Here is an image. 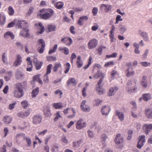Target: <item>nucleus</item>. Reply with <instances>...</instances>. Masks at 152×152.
Instances as JSON below:
<instances>
[{
  "label": "nucleus",
  "instance_id": "nucleus-62",
  "mask_svg": "<svg viewBox=\"0 0 152 152\" xmlns=\"http://www.w3.org/2000/svg\"><path fill=\"white\" fill-rule=\"evenodd\" d=\"M133 132L132 130H129L128 131V136L127 137V139L128 140H130L132 137Z\"/></svg>",
  "mask_w": 152,
  "mask_h": 152
},
{
  "label": "nucleus",
  "instance_id": "nucleus-23",
  "mask_svg": "<svg viewBox=\"0 0 152 152\" xmlns=\"http://www.w3.org/2000/svg\"><path fill=\"white\" fill-rule=\"evenodd\" d=\"M123 141V138L121 136L120 134H118L116 136L115 140V142L116 144H120Z\"/></svg>",
  "mask_w": 152,
  "mask_h": 152
},
{
  "label": "nucleus",
  "instance_id": "nucleus-7",
  "mask_svg": "<svg viewBox=\"0 0 152 152\" xmlns=\"http://www.w3.org/2000/svg\"><path fill=\"white\" fill-rule=\"evenodd\" d=\"M37 42H38V45H41V48L38 50V52L40 54L42 53H43L45 48V41L42 39H39Z\"/></svg>",
  "mask_w": 152,
  "mask_h": 152
},
{
  "label": "nucleus",
  "instance_id": "nucleus-19",
  "mask_svg": "<svg viewBox=\"0 0 152 152\" xmlns=\"http://www.w3.org/2000/svg\"><path fill=\"white\" fill-rule=\"evenodd\" d=\"M15 75L16 79L18 80L22 79L24 76V74L18 69H17Z\"/></svg>",
  "mask_w": 152,
  "mask_h": 152
},
{
  "label": "nucleus",
  "instance_id": "nucleus-21",
  "mask_svg": "<svg viewBox=\"0 0 152 152\" xmlns=\"http://www.w3.org/2000/svg\"><path fill=\"white\" fill-rule=\"evenodd\" d=\"M28 31V29L27 28L23 29V30L20 32V35L23 37H27L29 36Z\"/></svg>",
  "mask_w": 152,
  "mask_h": 152
},
{
  "label": "nucleus",
  "instance_id": "nucleus-39",
  "mask_svg": "<svg viewBox=\"0 0 152 152\" xmlns=\"http://www.w3.org/2000/svg\"><path fill=\"white\" fill-rule=\"evenodd\" d=\"M61 65L60 62L56 63L54 64V66L53 69V71L54 72H56L59 67H61Z\"/></svg>",
  "mask_w": 152,
  "mask_h": 152
},
{
  "label": "nucleus",
  "instance_id": "nucleus-38",
  "mask_svg": "<svg viewBox=\"0 0 152 152\" xmlns=\"http://www.w3.org/2000/svg\"><path fill=\"white\" fill-rule=\"evenodd\" d=\"M54 5L58 9H61L64 5V3L62 2H58L54 4Z\"/></svg>",
  "mask_w": 152,
  "mask_h": 152
},
{
  "label": "nucleus",
  "instance_id": "nucleus-45",
  "mask_svg": "<svg viewBox=\"0 0 152 152\" xmlns=\"http://www.w3.org/2000/svg\"><path fill=\"white\" fill-rule=\"evenodd\" d=\"M139 64L142 66L146 67L150 66L151 65V63L147 61H141L139 62Z\"/></svg>",
  "mask_w": 152,
  "mask_h": 152
},
{
  "label": "nucleus",
  "instance_id": "nucleus-8",
  "mask_svg": "<svg viewBox=\"0 0 152 152\" xmlns=\"http://www.w3.org/2000/svg\"><path fill=\"white\" fill-rule=\"evenodd\" d=\"M42 117L39 115L37 114L34 116L32 118V122L34 124L40 123L42 122Z\"/></svg>",
  "mask_w": 152,
  "mask_h": 152
},
{
  "label": "nucleus",
  "instance_id": "nucleus-35",
  "mask_svg": "<svg viewBox=\"0 0 152 152\" xmlns=\"http://www.w3.org/2000/svg\"><path fill=\"white\" fill-rule=\"evenodd\" d=\"M116 115L118 116L119 119L121 121H122L124 120V115L123 113L122 112H120L118 111H117Z\"/></svg>",
  "mask_w": 152,
  "mask_h": 152
},
{
  "label": "nucleus",
  "instance_id": "nucleus-50",
  "mask_svg": "<svg viewBox=\"0 0 152 152\" xmlns=\"http://www.w3.org/2000/svg\"><path fill=\"white\" fill-rule=\"evenodd\" d=\"M16 104L17 102H14L10 104L8 107V109L10 110H12Z\"/></svg>",
  "mask_w": 152,
  "mask_h": 152
},
{
  "label": "nucleus",
  "instance_id": "nucleus-42",
  "mask_svg": "<svg viewBox=\"0 0 152 152\" xmlns=\"http://www.w3.org/2000/svg\"><path fill=\"white\" fill-rule=\"evenodd\" d=\"M65 70L64 71V72L65 74H67L69 71L70 68V65L69 63L67 62L65 65Z\"/></svg>",
  "mask_w": 152,
  "mask_h": 152
},
{
  "label": "nucleus",
  "instance_id": "nucleus-43",
  "mask_svg": "<svg viewBox=\"0 0 152 152\" xmlns=\"http://www.w3.org/2000/svg\"><path fill=\"white\" fill-rule=\"evenodd\" d=\"M12 71L8 72L7 73L8 75H6L4 77V79L6 81H7L10 79L12 75Z\"/></svg>",
  "mask_w": 152,
  "mask_h": 152
},
{
  "label": "nucleus",
  "instance_id": "nucleus-25",
  "mask_svg": "<svg viewBox=\"0 0 152 152\" xmlns=\"http://www.w3.org/2000/svg\"><path fill=\"white\" fill-rule=\"evenodd\" d=\"M4 37L5 38L8 39L10 37L12 39H14V35L11 31H8L4 34Z\"/></svg>",
  "mask_w": 152,
  "mask_h": 152
},
{
  "label": "nucleus",
  "instance_id": "nucleus-14",
  "mask_svg": "<svg viewBox=\"0 0 152 152\" xmlns=\"http://www.w3.org/2000/svg\"><path fill=\"white\" fill-rule=\"evenodd\" d=\"M126 76L128 77L133 76L135 74V72L133 70L132 67H130L126 70Z\"/></svg>",
  "mask_w": 152,
  "mask_h": 152
},
{
  "label": "nucleus",
  "instance_id": "nucleus-44",
  "mask_svg": "<svg viewBox=\"0 0 152 152\" xmlns=\"http://www.w3.org/2000/svg\"><path fill=\"white\" fill-rule=\"evenodd\" d=\"M25 134L23 133H19L17 134L16 135L14 139L15 140V141L18 142L20 139V137L23 136V137L25 136Z\"/></svg>",
  "mask_w": 152,
  "mask_h": 152
},
{
  "label": "nucleus",
  "instance_id": "nucleus-64",
  "mask_svg": "<svg viewBox=\"0 0 152 152\" xmlns=\"http://www.w3.org/2000/svg\"><path fill=\"white\" fill-rule=\"evenodd\" d=\"M31 110V109H29L25 112H23L24 117H27L28 116L30 113Z\"/></svg>",
  "mask_w": 152,
  "mask_h": 152
},
{
  "label": "nucleus",
  "instance_id": "nucleus-58",
  "mask_svg": "<svg viewBox=\"0 0 152 152\" xmlns=\"http://www.w3.org/2000/svg\"><path fill=\"white\" fill-rule=\"evenodd\" d=\"M115 63L113 61H111L107 62L104 65L105 67H108L110 66H113L114 65Z\"/></svg>",
  "mask_w": 152,
  "mask_h": 152
},
{
  "label": "nucleus",
  "instance_id": "nucleus-1",
  "mask_svg": "<svg viewBox=\"0 0 152 152\" xmlns=\"http://www.w3.org/2000/svg\"><path fill=\"white\" fill-rule=\"evenodd\" d=\"M54 13V11L51 9H43L40 11L39 14L43 19H47L52 17Z\"/></svg>",
  "mask_w": 152,
  "mask_h": 152
},
{
  "label": "nucleus",
  "instance_id": "nucleus-16",
  "mask_svg": "<svg viewBox=\"0 0 152 152\" xmlns=\"http://www.w3.org/2000/svg\"><path fill=\"white\" fill-rule=\"evenodd\" d=\"M143 129L145 132L146 133L148 134L152 129V124H145L143 127Z\"/></svg>",
  "mask_w": 152,
  "mask_h": 152
},
{
  "label": "nucleus",
  "instance_id": "nucleus-46",
  "mask_svg": "<svg viewBox=\"0 0 152 152\" xmlns=\"http://www.w3.org/2000/svg\"><path fill=\"white\" fill-rule=\"evenodd\" d=\"M58 47V45L56 44L54 45L52 49H50L48 52V53L50 54L54 52L56 50Z\"/></svg>",
  "mask_w": 152,
  "mask_h": 152
},
{
  "label": "nucleus",
  "instance_id": "nucleus-24",
  "mask_svg": "<svg viewBox=\"0 0 152 152\" xmlns=\"http://www.w3.org/2000/svg\"><path fill=\"white\" fill-rule=\"evenodd\" d=\"M6 17L3 12L0 13V25H3L5 24L6 22Z\"/></svg>",
  "mask_w": 152,
  "mask_h": 152
},
{
  "label": "nucleus",
  "instance_id": "nucleus-56",
  "mask_svg": "<svg viewBox=\"0 0 152 152\" xmlns=\"http://www.w3.org/2000/svg\"><path fill=\"white\" fill-rule=\"evenodd\" d=\"M61 140V141L65 143V144H67L69 142L68 140L66 138V137L64 135H63L62 136Z\"/></svg>",
  "mask_w": 152,
  "mask_h": 152
},
{
  "label": "nucleus",
  "instance_id": "nucleus-40",
  "mask_svg": "<svg viewBox=\"0 0 152 152\" xmlns=\"http://www.w3.org/2000/svg\"><path fill=\"white\" fill-rule=\"evenodd\" d=\"M96 91L99 95H101L104 93V91L102 86H98L96 88Z\"/></svg>",
  "mask_w": 152,
  "mask_h": 152
},
{
  "label": "nucleus",
  "instance_id": "nucleus-63",
  "mask_svg": "<svg viewBox=\"0 0 152 152\" xmlns=\"http://www.w3.org/2000/svg\"><path fill=\"white\" fill-rule=\"evenodd\" d=\"M149 50L148 49L145 50L144 54L142 55V57L144 59L147 58V56L149 53Z\"/></svg>",
  "mask_w": 152,
  "mask_h": 152
},
{
  "label": "nucleus",
  "instance_id": "nucleus-26",
  "mask_svg": "<svg viewBox=\"0 0 152 152\" xmlns=\"http://www.w3.org/2000/svg\"><path fill=\"white\" fill-rule=\"evenodd\" d=\"M40 75L39 74H37L34 76L33 77V81H37L39 83L42 84L43 82L41 80L40 77Z\"/></svg>",
  "mask_w": 152,
  "mask_h": 152
},
{
  "label": "nucleus",
  "instance_id": "nucleus-6",
  "mask_svg": "<svg viewBox=\"0 0 152 152\" xmlns=\"http://www.w3.org/2000/svg\"><path fill=\"white\" fill-rule=\"evenodd\" d=\"M138 34L143 39L145 42H149V36L147 32L140 30L139 31Z\"/></svg>",
  "mask_w": 152,
  "mask_h": 152
},
{
  "label": "nucleus",
  "instance_id": "nucleus-4",
  "mask_svg": "<svg viewBox=\"0 0 152 152\" xmlns=\"http://www.w3.org/2000/svg\"><path fill=\"white\" fill-rule=\"evenodd\" d=\"M98 41L96 39H91L88 44V48L90 49L95 48L98 45Z\"/></svg>",
  "mask_w": 152,
  "mask_h": 152
},
{
  "label": "nucleus",
  "instance_id": "nucleus-53",
  "mask_svg": "<svg viewBox=\"0 0 152 152\" xmlns=\"http://www.w3.org/2000/svg\"><path fill=\"white\" fill-rule=\"evenodd\" d=\"M21 104L25 109L28 106V102L24 100L21 102Z\"/></svg>",
  "mask_w": 152,
  "mask_h": 152
},
{
  "label": "nucleus",
  "instance_id": "nucleus-17",
  "mask_svg": "<svg viewBox=\"0 0 152 152\" xmlns=\"http://www.w3.org/2000/svg\"><path fill=\"white\" fill-rule=\"evenodd\" d=\"M145 114L146 117L148 118H152V109L147 108L145 111Z\"/></svg>",
  "mask_w": 152,
  "mask_h": 152
},
{
  "label": "nucleus",
  "instance_id": "nucleus-3",
  "mask_svg": "<svg viewBox=\"0 0 152 152\" xmlns=\"http://www.w3.org/2000/svg\"><path fill=\"white\" fill-rule=\"evenodd\" d=\"M86 123L84 121L82 118H80L76 124V128L77 129H81L86 126Z\"/></svg>",
  "mask_w": 152,
  "mask_h": 152
},
{
  "label": "nucleus",
  "instance_id": "nucleus-30",
  "mask_svg": "<svg viewBox=\"0 0 152 152\" xmlns=\"http://www.w3.org/2000/svg\"><path fill=\"white\" fill-rule=\"evenodd\" d=\"M44 113L46 117H50L52 116L50 108L47 107L44 110Z\"/></svg>",
  "mask_w": 152,
  "mask_h": 152
},
{
  "label": "nucleus",
  "instance_id": "nucleus-51",
  "mask_svg": "<svg viewBox=\"0 0 152 152\" xmlns=\"http://www.w3.org/2000/svg\"><path fill=\"white\" fill-rule=\"evenodd\" d=\"M123 20V19L121 18V16L120 15H118L116 17V21L115 22V24H117L118 23L119 21H122Z\"/></svg>",
  "mask_w": 152,
  "mask_h": 152
},
{
  "label": "nucleus",
  "instance_id": "nucleus-29",
  "mask_svg": "<svg viewBox=\"0 0 152 152\" xmlns=\"http://www.w3.org/2000/svg\"><path fill=\"white\" fill-rule=\"evenodd\" d=\"M53 107L55 109H61L63 107V104L61 102L54 103L52 104Z\"/></svg>",
  "mask_w": 152,
  "mask_h": 152
},
{
  "label": "nucleus",
  "instance_id": "nucleus-36",
  "mask_svg": "<svg viewBox=\"0 0 152 152\" xmlns=\"http://www.w3.org/2000/svg\"><path fill=\"white\" fill-rule=\"evenodd\" d=\"M39 30L40 31L38 32V34H42L44 31L45 29L44 27L43 26L42 24L40 22L38 23V28Z\"/></svg>",
  "mask_w": 152,
  "mask_h": 152
},
{
  "label": "nucleus",
  "instance_id": "nucleus-41",
  "mask_svg": "<svg viewBox=\"0 0 152 152\" xmlns=\"http://www.w3.org/2000/svg\"><path fill=\"white\" fill-rule=\"evenodd\" d=\"M15 11L12 7L10 6L8 9V13L10 16H12L14 15Z\"/></svg>",
  "mask_w": 152,
  "mask_h": 152
},
{
  "label": "nucleus",
  "instance_id": "nucleus-13",
  "mask_svg": "<svg viewBox=\"0 0 152 152\" xmlns=\"http://www.w3.org/2000/svg\"><path fill=\"white\" fill-rule=\"evenodd\" d=\"M112 6L111 5L105 4H101L100 8L102 10H104L106 12H108L110 11L112 9Z\"/></svg>",
  "mask_w": 152,
  "mask_h": 152
},
{
  "label": "nucleus",
  "instance_id": "nucleus-49",
  "mask_svg": "<svg viewBox=\"0 0 152 152\" xmlns=\"http://www.w3.org/2000/svg\"><path fill=\"white\" fill-rule=\"evenodd\" d=\"M52 66V64H50L47 66L46 69L47 72L45 74L48 75L51 72Z\"/></svg>",
  "mask_w": 152,
  "mask_h": 152
},
{
  "label": "nucleus",
  "instance_id": "nucleus-9",
  "mask_svg": "<svg viewBox=\"0 0 152 152\" xmlns=\"http://www.w3.org/2000/svg\"><path fill=\"white\" fill-rule=\"evenodd\" d=\"M86 101L83 100L82 102L81 105V108L82 110L85 112H88L90 110V107L86 104Z\"/></svg>",
  "mask_w": 152,
  "mask_h": 152
},
{
  "label": "nucleus",
  "instance_id": "nucleus-18",
  "mask_svg": "<svg viewBox=\"0 0 152 152\" xmlns=\"http://www.w3.org/2000/svg\"><path fill=\"white\" fill-rule=\"evenodd\" d=\"M118 89V88L116 86L110 88L108 93V95L111 96L114 95Z\"/></svg>",
  "mask_w": 152,
  "mask_h": 152
},
{
  "label": "nucleus",
  "instance_id": "nucleus-12",
  "mask_svg": "<svg viewBox=\"0 0 152 152\" xmlns=\"http://www.w3.org/2000/svg\"><path fill=\"white\" fill-rule=\"evenodd\" d=\"M61 42L67 45H69L72 43V40L70 37H66L62 38L61 39Z\"/></svg>",
  "mask_w": 152,
  "mask_h": 152
},
{
  "label": "nucleus",
  "instance_id": "nucleus-28",
  "mask_svg": "<svg viewBox=\"0 0 152 152\" xmlns=\"http://www.w3.org/2000/svg\"><path fill=\"white\" fill-rule=\"evenodd\" d=\"M23 139L26 141L28 146L30 147L31 146L32 142L30 137L25 136L23 137Z\"/></svg>",
  "mask_w": 152,
  "mask_h": 152
},
{
  "label": "nucleus",
  "instance_id": "nucleus-2",
  "mask_svg": "<svg viewBox=\"0 0 152 152\" xmlns=\"http://www.w3.org/2000/svg\"><path fill=\"white\" fill-rule=\"evenodd\" d=\"M16 89L14 91V96L17 98H20L24 95L23 88L22 83H20L16 84Z\"/></svg>",
  "mask_w": 152,
  "mask_h": 152
},
{
  "label": "nucleus",
  "instance_id": "nucleus-34",
  "mask_svg": "<svg viewBox=\"0 0 152 152\" xmlns=\"http://www.w3.org/2000/svg\"><path fill=\"white\" fill-rule=\"evenodd\" d=\"M143 99L144 101H147L151 99V95L149 94H144L142 95Z\"/></svg>",
  "mask_w": 152,
  "mask_h": 152
},
{
  "label": "nucleus",
  "instance_id": "nucleus-60",
  "mask_svg": "<svg viewBox=\"0 0 152 152\" xmlns=\"http://www.w3.org/2000/svg\"><path fill=\"white\" fill-rule=\"evenodd\" d=\"M43 80L44 83H47L48 82L49 79L48 75L45 74L43 79Z\"/></svg>",
  "mask_w": 152,
  "mask_h": 152
},
{
  "label": "nucleus",
  "instance_id": "nucleus-54",
  "mask_svg": "<svg viewBox=\"0 0 152 152\" xmlns=\"http://www.w3.org/2000/svg\"><path fill=\"white\" fill-rule=\"evenodd\" d=\"M102 102V100L99 99H96L94 100V104L97 106H98Z\"/></svg>",
  "mask_w": 152,
  "mask_h": 152
},
{
  "label": "nucleus",
  "instance_id": "nucleus-57",
  "mask_svg": "<svg viewBox=\"0 0 152 152\" xmlns=\"http://www.w3.org/2000/svg\"><path fill=\"white\" fill-rule=\"evenodd\" d=\"M56 117L54 118V121H57L61 117L60 115V113L59 111H58L56 114Z\"/></svg>",
  "mask_w": 152,
  "mask_h": 152
},
{
  "label": "nucleus",
  "instance_id": "nucleus-5",
  "mask_svg": "<svg viewBox=\"0 0 152 152\" xmlns=\"http://www.w3.org/2000/svg\"><path fill=\"white\" fill-rule=\"evenodd\" d=\"M145 136L144 135L140 136L138 138V141L137 145V147L139 148H141L143 145L144 143L145 142Z\"/></svg>",
  "mask_w": 152,
  "mask_h": 152
},
{
  "label": "nucleus",
  "instance_id": "nucleus-31",
  "mask_svg": "<svg viewBox=\"0 0 152 152\" xmlns=\"http://www.w3.org/2000/svg\"><path fill=\"white\" fill-rule=\"evenodd\" d=\"M76 64L78 68L81 67L83 65V63L80 56H77Z\"/></svg>",
  "mask_w": 152,
  "mask_h": 152
},
{
  "label": "nucleus",
  "instance_id": "nucleus-61",
  "mask_svg": "<svg viewBox=\"0 0 152 152\" xmlns=\"http://www.w3.org/2000/svg\"><path fill=\"white\" fill-rule=\"evenodd\" d=\"M47 60L49 61H55L56 58L55 56H48L47 57Z\"/></svg>",
  "mask_w": 152,
  "mask_h": 152
},
{
  "label": "nucleus",
  "instance_id": "nucleus-22",
  "mask_svg": "<svg viewBox=\"0 0 152 152\" xmlns=\"http://www.w3.org/2000/svg\"><path fill=\"white\" fill-rule=\"evenodd\" d=\"M12 120V118L9 115H6L4 117L3 121L6 124H10Z\"/></svg>",
  "mask_w": 152,
  "mask_h": 152
},
{
  "label": "nucleus",
  "instance_id": "nucleus-11",
  "mask_svg": "<svg viewBox=\"0 0 152 152\" xmlns=\"http://www.w3.org/2000/svg\"><path fill=\"white\" fill-rule=\"evenodd\" d=\"M16 24L18 26L19 28H21L22 29L26 28L28 26V24L24 20H18Z\"/></svg>",
  "mask_w": 152,
  "mask_h": 152
},
{
  "label": "nucleus",
  "instance_id": "nucleus-37",
  "mask_svg": "<svg viewBox=\"0 0 152 152\" xmlns=\"http://www.w3.org/2000/svg\"><path fill=\"white\" fill-rule=\"evenodd\" d=\"M147 77L144 76L143 77L142 79L141 82V85L142 86L145 88L147 87Z\"/></svg>",
  "mask_w": 152,
  "mask_h": 152
},
{
  "label": "nucleus",
  "instance_id": "nucleus-59",
  "mask_svg": "<svg viewBox=\"0 0 152 152\" xmlns=\"http://www.w3.org/2000/svg\"><path fill=\"white\" fill-rule=\"evenodd\" d=\"M92 60V58L91 57H90L89 58V61L87 65L85 66H84L83 68L84 69H86L89 67L91 63Z\"/></svg>",
  "mask_w": 152,
  "mask_h": 152
},
{
  "label": "nucleus",
  "instance_id": "nucleus-55",
  "mask_svg": "<svg viewBox=\"0 0 152 152\" xmlns=\"http://www.w3.org/2000/svg\"><path fill=\"white\" fill-rule=\"evenodd\" d=\"M2 60L4 63H6L7 62V57L5 53H3L2 54Z\"/></svg>",
  "mask_w": 152,
  "mask_h": 152
},
{
  "label": "nucleus",
  "instance_id": "nucleus-27",
  "mask_svg": "<svg viewBox=\"0 0 152 152\" xmlns=\"http://www.w3.org/2000/svg\"><path fill=\"white\" fill-rule=\"evenodd\" d=\"M56 26L55 25L50 24L48 25L47 28L49 32L54 31H56Z\"/></svg>",
  "mask_w": 152,
  "mask_h": 152
},
{
  "label": "nucleus",
  "instance_id": "nucleus-33",
  "mask_svg": "<svg viewBox=\"0 0 152 152\" xmlns=\"http://www.w3.org/2000/svg\"><path fill=\"white\" fill-rule=\"evenodd\" d=\"M137 89V87L135 86H134L133 87L126 88V91L129 93H132L136 91Z\"/></svg>",
  "mask_w": 152,
  "mask_h": 152
},
{
  "label": "nucleus",
  "instance_id": "nucleus-48",
  "mask_svg": "<svg viewBox=\"0 0 152 152\" xmlns=\"http://www.w3.org/2000/svg\"><path fill=\"white\" fill-rule=\"evenodd\" d=\"M42 63L41 61H36L35 64V67L37 70H39L41 68L42 65Z\"/></svg>",
  "mask_w": 152,
  "mask_h": 152
},
{
  "label": "nucleus",
  "instance_id": "nucleus-10",
  "mask_svg": "<svg viewBox=\"0 0 152 152\" xmlns=\"http://www.w3.org/2000/svg\"><path fill=\"white\" fill-rule=\"evenodd\" d=\"M110 109L108 106L103 105L101 109V112L103 115L107 116L110 111Z\"/></svg>",
  "mask_w": 152,
  "mask_h": 152
},
{
  "label": "nucleus",
  "instance_id": "nucleus-47",
  "mask_svg": "<svg viewBox=\"0 0 152 152\" xmlns=\"http://www.w3.org/2000/svg\"><path fill=\"white\" fill-rule=\"evenodd\" d=\"M126 30V28L125 26L121 25L120 26L119 31L121 34H123Z\"/></svg>",
  "mask_w": 152,
  "mask_h": 152
},
{
  "label": "nucleus",
  "instance_id": "nucleus-32",
  "mask_svg": "<svg viewBox=\"0 0 152 152\" xmlns=\"http://www.w3.org/2000/svg\"><path fill=\"white\" fill-rule=\"evenodd\" d=\"M39 88L37 87L33 89L31 92V96L34 98L39 93Z\"/></svg>",
  "mask_w": 152,
  "mask_h": 152
},
{
  "label": "nucleus",
  "instance_id": "nucleus-15",
  "mask_svg": "<svg viewBox=\"0 0 152 152\" xmlns=\"http://www.w3.org/2000/svg\"><path fill=\"white\" fill-rule=\"evenodd\" d=\"M22 62L21 57L19 54L17 55V58L13 63V66L15 67H17L20 65Z\"/></svg>",
  "mask_w": 152,
  "mask_h": 152
},
{
  "label": "nucleus",
  "instance_id": "nucleus-20",
  "mask_svg": "<svg viewBox=\"0 0 152 152\" xmlns=\"http://www.w3.org/2000/svg\"><path fill=\"white\" fill-rule=\"evenodd\" d=\"M88 19V18L86 16H83L79 18L77 24L79 25L82 26L85 21L87 20Z\"/></svg>",
  "mask_w": 152,
  "mask_h": 152
},
{
  "label": "nucleus",
  "instance_id": "nucleus-52",
  "mask_svg": "<svg viewBox=\"0 0 152 152\" xmlns=\"http://www.w3.org/2000/svg\"><path fill=\"white\" fill-rule=\"evenodd\" d=\"M106 48V47L102 45H101L100 46L98 49V54L100 55H101L102 54V51L103 50V49H105Z\"/></svg>",
  "mask_w": 152,
  "mask_h": 152
}]
</instances>
